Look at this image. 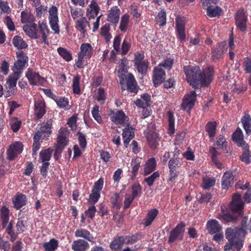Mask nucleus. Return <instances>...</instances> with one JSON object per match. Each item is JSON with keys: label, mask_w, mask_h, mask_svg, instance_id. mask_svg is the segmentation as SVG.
Listing matches in <instances>:
<instances>
[{"label": "nucleus", "mask_w": 251, "mask_h": 251, "mask_svg": "<svg viewBox=\"0 0 251 251\" xmlns=\"http://www.w3.org/2000/svg\"><path fill=\"white\" fill-rule=\"evenodd\" d=\"M34 109L38 118H41L46 112L45 103L42 100H38L35 102Z\"/></svg>", "instance_id": "27"}, {"label": "nucleus", "mask_w": 251, "mask_h": 251, "mask_svg": "<svg viewBox=\"0 0 251 251\" xmlns=\"http://www.w3.org/2000/svg\"><path fill=\"white\" fill-rule=\"evenodd\" d=\"M127 60L125 58H123L121 60L120 63L119 64V70L118 71L119 76L120 78V84L121 86V89L125 90V86L124 85V76L125 74L127 72L126 70L125 69V67L127 64Z\"/></svg>", "instance_id": "20"}, {"label": "nucleus", "mask_w": 251, "mask_h": 251, "mask_svg": "<svg viewBox=\"0 0 251 251\" xmlns=\"http://www.w3.org/2000/svg\"><path fill=\"white\" fill-rule=\"evenodd\" d=\"M233 183V176L230 171L225 173L222 182V186L223 189H227Z\"/></svg>", "instance_id": "22"}, {"label": "nucleus", "mask_w": 251, "mask_h": 251, "mask_svg": "<svg viewBox=\"0 0 251 251\" xmlns=\"http://www.w3.org/2000/svg\"><path fill=\"white\" fill-rule=\"evenodd\" d=\"M49 20L50 27L55 33H59V28L58 24L57 9L55 6H52L49 10Z\"/></svg>", "instance_id": "9"}, {"label": "nucleus", "mask_w": 251, "mask_h": 251, "mask_svg": "<svg viewBox=\"0 0 251 251\" xmlns=\"http://www.w3.org/2000/svg\"><path fill=\"white\" fill-rule=\"evenodd\" d=\"M26 197L23 194L17 195L13 200L14 207L17 209H20L26 204Z\"/></svg>", "instance_id": "33"}, {"label": "nucleus", "mask_w": 251, "mask_h": 251, "mask_svg": "<svg viewBox=\"0 0 251 251\" xmlns=\"http://www.w3.org/2000/svg\"><path fill=\"white\" fill-rule=\"evenodd\" d=\"M12 41L14 46L18 49H23L27 47V44L19 36H15Z\"/></svg>", "instance_id": "41"}, {"label": "nucleus", "mask_w": 251, "mask_h": 251, "mask_svg": "<svg viewBox=\"0 0 251 251\" xmlns=\"http://www.w3.org/2000/svg\"><path fill=\"white\" fill-rule=\"evenodd\" d=\"M156 22L159 26H163L166 23V14L165 11L161 10L155 18Z\"/></svg>", "instance_id": "48"}, {"label": "nucleus", "mask_w": 251, "mask_h": 251, "mask_svg": "<svg viewBox=\"0 0 251 251\" xmlns=\"http://www.w3.org/2000/svg\"><path fill=\"white\" fill-rule=\"evenodd\" d=\"M217 123L215 121L208 122L205 126V130L207 132L210 138L213 139L216 135Z\"/></svg>", "instance_id": "36"}, {"label": "nucleus", "mask_w": 251, "mask_h": 251, "mask_svg": "<svg viewBox=\"0 0 251 251\" xmlns=\"http://www.w3.org/2000/svg\"><path fill=\"white\" fill-rule=\"evenodd\" d=\"M124 85L125 89L133 93H137L138 87L136 82L134 79V76L131 74H129L126 76H124ZM124 90L123 89H122ZM125 89L124 90H125Z\"/></svg>", "instance_id": "12"}, {"label": "nucleus", "mask_w": 251, "mask_h": 251, "mask_svg": "<svg viewBox=\"0 0 251 251\" xmlns=\"http://www.w3.org/2000/svg\"><path fill=\"white\" fill-rule=\"evenodd\" d=\"M88 247V244L87 242L83 240H78L74 241L72 248L74 251H85Z\"/></svg>", "instance_id": "29"}, {"label": "nucleus", "mask_w": 251, "mask_h": 251, "mask_svg": "<svg viewBox=\"0 0 251 251\" xmlns=\"http://www.w3.org/2000/svg\"><path fill=\"white\" fill-rule=\"evenodd\" d=\"M129 16L127 14H125L121 17V20L119 28L122 31H126L127 25L129 23Z\"/></svg>", "instance_id": "50"}, {"label": "nucleus", "mask_w": 251, "mask_h": 251, "mask_svg": "<svg viewBox=\"0 0 251 251\" xmlns=\"http://www.w3.org/2000/svg\"><path fill=\"white\" fill-rule=\"evenodd\" d=\"M9 210L7 208L3 206L1 209V216L2 221V227L4 228L9 221Z\"/></svg>", "instance_id": "46"}, {"label": "nucleus", "mask_w": 251, "mask_h": 251, "mask_svg": "<svg viewBox=\"0 0 251 251\" xmlns=\"http://www.w3.org/2000/svg\"><path fill=\"white\" fill-rule=\"evenodd\" d=\"M23 145L20 142H15L10 145L8 151V158L10 160H14L23 151Z\"/></svg>", "instance_id": "13"}, {"label": "nucleus", "mask_w": 251, "mask_h": 251, "mask_svg": "<svg viewBox=\"0 0 251 251\" xmlns=\"http://www.w3.org/2000/svg\"><path fill=\"white\" fill-rule=\"evenodd\" d=\"M25 76L31 85H40L44 81V78L39 74L33 72L32 69L29 68L28 69Z\"/></svg>", "instance_id": "14"}, {"label": "nucleus", "mask_w": 251, "mask_h": 251, "mask_svg": "<svg viewBox=\"0 0 251 251\" xmlns=\"http://www.w3.org/2000/svg\"><path fill=\"white\" fill-rule=\"evenodd\" d=\"M93 53V48L89 43H84L80 46V51L78 53L79 58L85 57L86 58L91 57Z\"/></svg>", "instance_id": "18"}, {"label": "nucleus", "mask_w": 251, "mask_h": 251, "mask_svg": "<svg viewBox=\"0 0 251 251\" xmlns=\"http://www.w3.org/2000/svg\"><path fill=\"white\" fill-rule=\"evenodd\" d=\"M123 136L124 143L125 147H127L130 141L134 137V132L132 127H128L127 129L123 130Z\"/></svg>", "instance_id": "28"}, {"label": "nucleus", "mask_w": 251, "mask_h": 251, "mask_svg": "<svg viewBox=\"0 0 251 251\" xmlns=\"http://www.w3.org/2000/svg\"><path fill=\"white\" fill-rule=\"evenodd\" d=\"M156 166L155 158H151L149 159L144 165V175H147L151 174L154 171Z\"/></svg>", "instance_id": "31"}, {"label": "nucleus", "mask_w": 251, "mask_h": 251, "mask_svg": "<svg viewBox=\"0 0 251 251\" xmlns=\"http://www.w3.org/2000/svg\"><path fill=\"white\" fill-rule=\"evenodd\" d=\"M100 7L96 2L93 0L89 7L87 8L86 16L89 19L94 18L99 13Z\"/></svg>", "instance_id": "23"}, {"label": "nucleus", "mask_w": 251, "mask_h": 251, "mask_svg": "<svg viewBox=\"0 0 251 251\" xmlns=\"http://www.w3.org/2000/svg\"><path fill=\"white\" fill-rule=\"evenodd\" d=\"M244 205L241 196L238 193L234 194L230 204V208L237 215H232L229 213L222 211V212L218 215V218L223 220L224 222L236 223L238 218L242 216Z\"/></svg>", "instance_id": "3"}, {"label": "nucleus", "mask_w": 251, "mask_h": 251, "mask_svg": "<svg viewBox=\"0 0 251 251\" xmlns=\"http://www.w3.org/2000/svg\"><path fill=\"white\" fill-rule=\"evenodd\" d=\"M58 53L66 61H69L72 60L71 54L65 49L59 48L57 49Z\"/></svg>", "instance_id": "56"}, {"label": "nucleus", "mask_w": 251, "mask_h": 251, "mask_svg": "<svg viewBox=\"0 0 251 251\" xmlns=\"http://www.w3.org/2000/svg\"><path fill=\"white\" fill-rule=\"evenodd\" d=\"M165 78V73L160 66H156L154 68L153 82L155 86L162 83Z\"/></svg>", "instance_id": "15"}, {"label": "nucleus", "mask_w": 251, "mask_h": 251, "mask_svg": "<svg viewBox=\"0 0 251 251\" xmlns=\"http://www.w3.org/2000/svg\"><path fill=\"white\" fill-rule=\"evenodd\" d=\"M21 22L22 23H31L34 20L33 15L25 11L21 12Z\"/></svg>", "instance_id": "54"}, {"label": "nucleus", "mask_w": 251, "mask_h": 251, "mask_svg": "<svg viewBox=\"0 0 251 251\" xmlns=\"http://www.w3.org/2000/svg\"><path fill=\"white\" fill-rule=\"evenodd\" d=\"M167 115L169 122L168 133L170 134H172L175 132V119L174 118V114L173 112L169 111L167 113Z\"/></svg>", "instance_id": "42"}, {"label": "nucleus", "mask_w": 251, "mask_h": 251, "mask_svg": "<svg viewBox=\"0 0 251 251\" xmlns=\"http://www.w3.org/2000/svg\"><path fill=\"white\" fill-rule=\"evenodd\" d=\"M134 61L138 72L142 75L145 74L147 72L149 62L144 59V54L136 52L134 54Z\"/></svg>", "instance_id": "4"}, {"label": "nucleus", "mask_w": 251, "mask_h": 251, "mask_svg": "<svg viewBox=\"0 0 251 251\" xmlns=\"http://www.w3.org/2000/svg\"><path fill=\"white\" fill-rule=\"evenodd\" d=\"M48 129L44 126H42L40 128V130L37 131L34 136L33 139L36 140H39L41 138L44 139L48 137L51 133L47 132Z\"/></svg>", "instance_id": "40"}, {"label": "nucleus", "mask_w": 251, "mask_h": 251, "mask_svg": "<svg viewBox=\"0 0 251 251\" xmlns=\"http://www.w3.org/2000/svg\"><path fill=\"white\" fill-rule=\"evenodd\" d=\"M106 97L104 89L99 88L98 92V95L97 96V100L101 103H103Z\"/></svg>", "instance_id": "63"}, {"label": "nucleus", "mask_w": 251, "mask_h": 251, "mask_svg": "<svg viewBox=\"0 0 251 251\" xmlns=\"http://www.w3.org/2000/svg\"><path fill=\"white\" fill-rule=\"evenodd\" d=\"M183 69L187 82L195 89L199 88L202 85L206 86L212 80L211 70L202 72L199 67L191 66H184Z\"/></svg>", "instance_id": "1"}, {"label": "nucleus", "mask_w": 251, "mask_h": 251, "mask_svg": "<svg viewBox=\"0 0 251 251\" xmlns=\"http://www.w3.org/2000/svg\"><path fill=\"white\" fill-rule=\"evenodd\" d=\"M215 183V180L214 178H205L203 179V188L207 189L212 187Z\"/></svg>", "instance_id": "60"}, {"label": "nucleus", "mask_w": 251, "mask_h": 251, "mask_svg": "<svg viewBox=\"0 0 251 251\" xmlns=\"http://www.w3.org/2000/svg\"><path fill=\"white\" fill-rule=\"evenodd\" d=\"M110 27L109 24H105L100 29V34L103 36L105 40L108 41L111 38L109 33Z\"/></svg>", "instance_id": "55"}, {"label": "nucleus", "mask_w": 251, "mask_h": 251, "mask_svg": "<svg viewBox=\"0 0 251 251\" xmlns=\"http://www.w3.org/2000/svg\"><path fill=\"white\" fill-rule=\"evenodd\" d=\"M68 132L66 128H61L59 131L57 137V147L62 150L67 144V137Z\"/></svg>", "instance_id": "17"}, {"label": "nucleus", "mask_w": 251, "mask_h": 251, "mask_svg": "<svg viewBox=\"0 0 251 251\" xmlns=\"http://www.w3.org/2000/svg\"><path fill=\"white\" fill-rule=\"evenodd\" d=\"M233 141L236 142L240 147L246 148L247 144L243 139V133L241 128L238 127L236 131L233 133L232 136Z\"/></svg>", "instance_id": "19"}, {"label": "nucleus", "mask_w": 251, "mask_h": 251, "mask_svg": "<svg viewBox=\"0 0 251 251\" xmlns=\"http://www.w3.org/2000/svg\"><path fill=\"white\" fill-rule=\"evenodd\" d=\"M40 31L39 34L41 33L42 38L44 42H46L47 38V34L49 33V29L46 23L43 22L39 23Z\"/></svg>", "instance_id": "49"}, {"label": "nucleus", "mask_w": 251, "mask_h": 251, "mask_svg": "<svg viewBox=\"0 0 251 251\" xmlns=\"http://www.w3.org/2000/svg\"><path fill=\"white\" fill-rule=\"evenodd\" d=\"M126 117L124 112L118 111L117 112L113 113L111 119L112 121L116 124H121L126 121Z\"/></svg>", "instance_id": "30"}, {"label": "nucleus", "mask_w": 251, "mask_h": 251, "mask_svg": "<svg viewBox=\"0 0 251 251\" xmlns=\"http://www.w3.org/2000/svg\"><path fill=\"white\" fill-rule=\"evenodd\" d=\"M17 61L20 62H22L23 64L26 65L28 62L27 56L22 50L17 52Z\"/></svg>", "instance_id": "59"}, {"label": "nucleus", "mask_w": 251, "mask_h": 251, "mask_svg": "<svg viewBox=\"0 0 251 251\" xmlns=\"http://www.w3.org/2000/svg\"><path fill=\"white\" fill-rule=\"evenodd\" d=\"M246 234V230L242 228L236 227L227 228L225 234L228 244L225 246L224 250L234 251L236 249L240 251L242 248L243 239Z\"/></svg>", "instance_id": "2"}, {"label": "nucleus", "mask_w": 251, "mask_h": 251, "mask_svg": "<svg viewBox=\"0 0 251 251\" xmlns=\"http://www.w3.org/2000/svg\"><path fill=\"white\" fill-rule=\"evenodd\" d=\"M235 19L237 27L242 32L246 31L247 18L243 9H239L237 11Z\"/></svg>", "instance_id": "11"}, {"label": "nucleus", "mask_w": 251, "mask_h": 251, "mask_svg": "<svg viewBox=\"0 0 251 251\" xmlns=\"http://www.w3.org/2000/svg\"><path fill=\"white\" fill-rule=\"evenodd\" d=\"M151 97L148 94H144L141 96V99H137L135 103L138 106L145 108L151 104Z\"/></svg>", "instance_id": "25"}, {"label": "nucleus", "mask_w": 251, "mask_h": 251, "mask_svg": "<svg viewBox=\"0 0 251 251\" xmlns=\"http://www.w3.org/2000/svg\"><path fill=\"white\" fill-rule=\"evenodd\" d=\"M120 14V11L117 7H112L109 11V13L107 16V20L116 24L118 23L119 16Z\"/></svg>", "instance_id": "24"}, {"label": "nucleus", "mask_w": 251, "mask_h": 251, "mask_svg": "<svg viewBox=\"0 0 251 251\" xmlns=\"http://www.w3.org/2000/svg\"><path fill=\"white\" fill-rule=\"evenodd\" d=\"M181 165V162L178 158H172L169 162V167L171 170L178 171Z\"/></svg>", "instance_id": "51"}, {"label": "nucleus", "mask_w": 251, "mask_h": 251, "mask_svg": "<svg viewBox=\"0 0 251 251\" xmlns=\"http://www.w3.org/2000/svg\"><path fill=\"white\" fill-rule=\"evenodd\" d=\"M207 228L209 233L214 234L219 232L222 229V226L216 220H211L207 224Z\"/></svg>", "instance_id": "26"}, {"label": "nucleus", "mask_w": 251, "mask_h": 251, "mask_svg": "<svg viewBox=\"0 0 251 251\" xmlns=\"http://www.w3.org/2000/svg\"><path fill=\"white\" fill-rule=\"evenodd\" d=\"M177 37L181 42L185 40V24L186 19L184 17L177 16L176 19Z\"/></svg>", "instance_id": "5"}, {"label": "nucleus", "mask_w": 251, "mask_h": 251, "mask_svg": "<svg viewBox=\"0 0 251 251\" xmlns=\"http://www.w3.org/2000/svg\"><path fill=\"white\" fill-rule=\"evenodd\" d=\"M20 73H13L9 75L7 80V89L8 90L6 92L5 97H8L13 95L15 92L14 88L16 86L17 81L20 78Z\"/></svg>", "instance_id": "7"}, {"label": "nucleus", "mask_w": 251, "mask_h": 251, "mask_svg": "<svg viewBox=\"0 0 251 251\" xmlns=\"http://www.w3.org/2000/svg\"><path fill=\"white\" fill-rule=\"evenodd\" d=\"M75 236L82 237L87 239L90 242H93L94 238L90 232L84 229H78L75 232Z\"/></svg>", "instance_id": "34"}, {"label": "nucleus", "mask_w": 251, "mask_h": 251, "mask_svg": "<svg viewBox=\"0 0 251 251\" xmlns=\"http://www.w3.org/2000/svg\"><path fill=\"white\" fill-rule=\"evenodd\" d=\"M158 213V210L155 208L149 210L145 219V225L146 226L151 225L157 215Z\"/></svg>", "instance_id": "37"}, {"label": "nucleus", "mask_w": 251, "mask_h": 251, "mask_svg": "<svg viewBox=\"0 0 251 251\" xmlns=\"http://www.w3.org/2000/svg\"><path fill=\"white\" fill-rule=\"evenodd\" d=\"M185 224L181 222L170 233L169 242L173 243L177 240H181L183 238L184 232Z\"/></svg>", "instance_id": "8"}, {"label": "nucleus", "mask_w": 251, "mask_h": 251, "mask_svg": "<svg viewBox=\"0 0 251 251\" xmlns=\"http://www.w3.org/2000/svg\"><path fill=\"white\" fill-rule=\"evenodd\" d=\"M80 77L79 75H76L74 76L73 80V90L75 94H78L80 92L79 82Z\"/></svg>", "instance_id": "53"}, {"label": "nucleus", "mask_w": 251, "mask_h": 251, "mask_svg": "<svg viewBox=\"0 0 251 251\" xmlns=\"http://www.w3.org/2000/svg\"><path fill=\"white\" fill-rule=\"evenodd\" d=\"M58 246V242L54 239H52L49 242L43 244L45 251H54Z\"/></svg>", "instance_id": "45"}, {"label": "nucleus", "mask_w": 251, "mask_h": 251, "mask_svg": "<svg viewBox=\"0 0 251 251\" xmlns=\"http://www.w3.org/2000/svg\"><path fill=\"white\" fill-rule=\"evenodd\" d=\"M207 14L210 17L218 16L221 14L222 9L217 6L210 5L206 8Z\"/></svg>", "instance_id": "38"}, {"label": "nucleus", "mask_w": 251, "mask_h": 251, "mask_svg": "<svg viewBox=\"0 0 251 251\" xmlns=\"http://www.w3.org/2000/svg\"><path fill=\"white\" fill-rule=\"evenodd\" d=\"M141 193V187L139 184H134L132 186V196L135 198Z\"/></svg>", "instance_id": "62"}, {"label": "nucleus", "mask_w": 251, "mask_h": 251, "mask_svg": "<svg viewBox=\"0 0 251 251\" xmlns=\"http://www.w3.org/2000/svg\"><path fill=\"white\" fill-rule=\"evenodd\" d=\"M227 45L226 41L219 43L212 51L211 58L213 61H217L222 57L223 55L227 50Z\"/></svg>", "instance_id": "10"}, {"label": "nucleus", "mask_w": 251, "mask_h": 251, "mask_svg": "<svg viewBox=\"0 0 251 251\" xmlns=\"http://www.w3.org/2000/svg\"><path fill=\"white\" fill-rule=\"evenodd\" d=\"M140 161L141 159L136 158L132 160L131 165V173L133 176H135L136 175L138 170L140 167Z\"/></svg>", "instance_id": "52"}, {"label": "nucleus", "mask_w": 251, "mask_h": 251, "mask_svg": "<svg viewBox=\"0 0 251 251\" xmlns=\"http://www.w3.org/2000/svg\"><path fill=\"white\" fill-rule=\"evenodd\" d=\"M196 96V92L194 91H192L189 94L185 95L181 104V108L190 112L195 105Z\"/></svg>", "instance_id": "6"}, {"label": "nucleus", "mask_w": 251, "mask_h": 251, "mask_svg": "<svg viewBox=\"0 0 251 251\" xmlns=\"http://www.w3.org/2000/svg\"><path fill=\"white\" fill-rule=\"evenodd\" d=\"M243 67L247 73H251V58H246L243 62Z\"/></svg>", "instance_id": "64"}, {"label": "nucleus", "mask_w": 251, "mask_h": 251, "mask_svg": "<svg viewBox=\"0 0 251 251\" xmlns=\"http://www.w3.org/2000/svg\"><path fill=\"white\" fill-rule=\"evenodd\" d=\"M149 146L152 149H155L158 146V141L159 137L158 134L156 132H152L149 134L147 136Z\"/></svg>", "instance_id": "32"}, {"label": "nucleus", "mask_w": 251, "mask_h": 251, "mask_svg": "<svg viewBox=\"0 0 251 251\" xmlns=\"http://www.w3.org/2000/svg\"><path fill=\"white\" fill-rule=\"evenodd\" d=\"M244 129L248 135L251 134V117L248 113H245L241 119Z\"/></svg>", "instance_id": "21"}, {"label": "nucleus", "mask_w": 251, "mask_h": 251, "mask_svg": "<svg viewBox=\"0 0 251 251\" xmlns=\"http://www.w3.org/2000/svg\"><path fill=\"white\" fill-rule=\"evenodd\" d=\"M52 150L50 148L42 151L40 152V157L42 162H48L50 159Z\"/></svg>", "instance_id": "44"}, {"label": "nucleus", "mask_w": 251, "mask_h": 251, "mask_svg": "<svg viewBox=\"0 0 251 251\" xmlns=\"http://www.w3.org/2000/svg\"><path fill=\"white\" fill-rule=\"evenodd\" d=\"M159 176V174L158 172L153 173L151 176L145 178V181L147 182L149 186L153 185L155 180Z\"/></svg>", "instance_id": "58"}, {"label": "nucleus", "mask_w": 251, "mask_h": 251, "mask_svg": "<svg viewBox=\"0 0 251 251\" xmlns=\"http://www.w3.org/2000/svg\"><path fill=\"white\" fill-rule=\"evenodd\" d=\"M25 66V64L17 60L14 63L12 70H13V73H20V75H21Z\"/></svg>", "instance_id": "57"}, {"label": "nucleus", "mask_w": 251, "mask_h": 251, "mask_svg": "<svg viewBox=\"0 0 251 251\" xmlns=\"http://www.w3.org/2000/svg\"><path fill=\"white\" fill-rule=\"evenodd\" d=\"M87 26L89 27L90 24L85 17H82L76 21L75 27L77 29L80 30L83 34L86 32Z\"/></svg>", "instance_id": "35"}, {"label": "nucleus", "mask_w": 251, "mask_h": 251, "mask_svg": "<svg viewBox=\"0 0 251 251\" xmlns=\"http://www.w3.org/2000/svg\"><path fill=\"white\" fill-rule=\"evenodd\" d=\"M174 63L173 59L168 58L165 59L163 62L160 63L158 66H160V68H162L163 67L164 68L168 70H170L173 66Z\"/></svg>", "instance_id": "61"}, {"label": "nucleus", "mask_w": 251, "mask_h": 251, "mask_svg": "<svg viewBox=\"0 0 251 251\" xmlns=\"http://www.w3.org/2000/svg\"><path fill=\"white\" fill-rule=\"evenodd\" d=\"M126 244H133L137 241L141 239L142 235L140 233H137L131 236H124Z\"/></svg>", "instance_id": "47"}, {"label": "nucleus", "mask_w": 251, "mask_h": 251, "mask_svg": "<svg viewBox=\"0 0 251 251\" xmlns=\"http://www.w3.org/2000/svg\"><path fill=\"white\" fill-rule=\"evenodd\" d=\"M241 147L243 148L244 152L241 157V159L246 164H249L251 162V153L249 150V146L247 145L246 148Z\"/></svg>", "instance_id": "43"}, {"label": "nucleus", "mask_w": 251, "mask_h": 251, "mask_svg": "<svg viewBox=\"0 0 251 251\" xmlns=\"http://www.w3.org/2000/svg\"><path fill=\"white\" fill-rule=\"evenodd\" d=\"M125 243L124 236H120L115 239L110 245V247L112 249L117 250L122 248Z\"/></svg>", "instance_id": "39"}, {"label": "nucleus", "mask_w": 251, "mask_h": 251, "mask_svg": "<svg viewBox=\"0 0 251 251\" xmlns=\"http://www.w3.org/2000/svg\"><path fill=\"white\" fill-rule=\"evenodd\" d=\"M23 30L26 34L31 38L37 39L40 37L39 32L37 29V25L35 23L24 25Z\"/></svg>", "instance_id": "16"}]
</instances>
